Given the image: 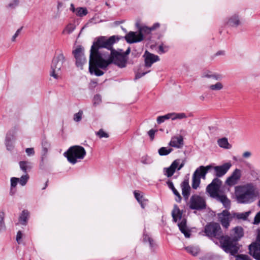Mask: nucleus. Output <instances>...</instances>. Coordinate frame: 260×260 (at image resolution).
Masks as SVG:
<instances>
[{"label": "nucleus", "mask_w": 260, "mask_h": 260, "mask_svg": "<svg viewBox=\"0 0 260 260\" xmlns=\"http://www.w3.org/2000/svg\"><path fill=\"white\" fill-rule=\"evenodd\" d=\"M118 40L115 36L108 38L101 36L95 39L90 50L89 72L91 74L102 76L104 72L100 69L106 70L112 63L120 68L126 67L127 57L113 48V44Z\"/></svg>", "instance_id": "f257e3e1"}, {"label": "nucleus", "mask_w": 260, "mask_h": 260, "mask_svg": "<svg viewBox=\"0 0 260 260\" xmlns=\"http://www.w3.org/2000/svg\"><path fill=\"white\" fill-rule=\"evenodd\" d=\"M259 193L257 184L254 182H247L235 187V198L239 204L252 203L255 201Z\"/></svg>", "instance_id": "f03ea898"}, {"label": "nucleus", "mask_w": 260, "mask_h": 260, "mask_svg": "<svg viewBox=\"0 0 260 260\" xmlns=\"http://www.w3.org/2000/svg\"><path fill=\"white\" fill-rule=\"evenodd\" d=\"M233 232L232 237L228 236L221 237L220 245L225 252L234 255L238 252L239 248L237 242L243 236V229L239 226L235 227L233 229Z\"/></svg>", "instance_id": "7ed1b4c3"}, {"label": "nucleus", "mask_w": 260, "mask_h": 260, "mask_svg": "<svg viewBox=\"0 0 260 260\" xmlns=\"http://www.w3.org/2000/svg\"><path fill=\"white\" fill-rule=\"evenodd\" d=\"M222 185V181L217 178H214L206 187V191L210 197L221 202L226 208H229L231 201L226 196L221 192L220 189Z\"/></svg>", "instance_id": "20e7f679"}, {"label": "nucleus", "mask_w": 260, "mask_h": 260, "mask_svg": "<svg viewBox=\"0 0 260 260\" xmlns=\"http://www.w3.org/2000/svg\"><path fill=\"white\" fill-rule=\"evenodd\" d=\"M86 154V152L83 147L75 145L70 147L67 151L64 153V155L70 163L74 165L78 161L83 159Z\"/></svg>", "instance_id": "39448f33"}, {"label": "nucleus", "mask_w": 260, "mask_h": 260, "mask_svg": "<svg viewBox=\"0 0 260 260\" xmlns=\"http://www.w3.org/2000/svg\"><path fill=\"white\" fill-rule=\"evenodd\" d=\"M65 57L62 52L55 55L52 61L50 76L55 79L59 78L61 69L65 62Z\"/></svg>", "instance_id": "423d86ee"}, {"label": "nucleus", "mask_w": 260, "mask_h": 260, "mask_svg": "<svg viewBox=\"0 0 260 260\" xmlns=\"http://www.w3.org/2000/svg\"><path fill=\"white\" fill-rule=\"evenodd\" d=\"M152 31L151 27L143 26L139 28L138 34L133 31H130L125 36V39L128 43L139 42L143 40V34H148Z\"/></svg>", "instance_id": "0eeeda50"}, {"label": "nucleus", "mask_w": 260, "mask_h": 260, "mask_svg": "<svg viewBox=\"0 0 260 260\" xmlns=\"http://www.w3.org/2000/svg\"><path fill=\"white\" fill-rule=\"evenodd\" d=\"M205 232L208 237L219 239L220 242L223 236L221 235L222 231L219 224L213 222L207 224L205 228Z\"/></svg>", "instance_id": "6e6552de"}, {"label": "nucleus", "mask_w": 260, "mask_h": 260, "mask_svg": "<svg viewBox=\"0 0 260 260\" xmlns=\"http://www.w3.org/2000/svg\"><path fill=\"white\" fill-rule=\"evenodd\" d=\"M189 207L190 209L200 210L206 208L205 199L198 195H192L189 202Z\"/></svg>", "instance_id": "1a4fd4ad"}, {"label": "nucleus", "mask_w": 260, "mask_h": 260, "mask_svg": "<svg viewBox=\"0 0 260 260\" xmlns=\"http://www.w3.org/2000/svg\"><path fill=\"white\" fill-rule=\"evenodd\" d=\"M210 166L212 167V170H214L213 175L216 176L215 178H219L226 174L232 167V163L229 161L220 166H215L214 164H211Z\"/></svg>", "instance_id": "9d476101"}, {"label": "nucleus", "mask_w": 260, "mask_h": 260, "mask_svg": "<svg viewBox=\"0 0 260 260\" xmlns=\"http://www.w3.org/2000/svg\"><path fill=\"white\" fill-rule=\"evenodd\" d=\"M256 241L249 246V253L256 260H260V229H258Z\"/></svg>", "instance_id": "9b49d317"}, {"label": "nucleus", "mask_w": 260, "mask_h": 260, "mask_svg": "<svg viewBox=\"0 0 260 260\" xmlns=\"http://www.w3.org/2000/svg\"><path fill=\"white\" fill-rule=\"evenodd\" d=\"M29 178V176L27 174L22 175L20 178L12 177L10 179L11 188L10 194L11 196H13L15 193L16 189L15 188L18 183H19L21 186H23L26 184Z\"/></svg>", "instance_id": "f8f14e48"}, {"label": "nucleus", "mask_w": 260, "mask_h": 260, "mask_svg": "<svg viewBox=\"0 0 260 260\" xmlns=\"http://www.w3.org/2000/svg\"><path fill=\"white\" fill-rule=\"evenodd\" d=\"M73 54L76 58V64L81 69H83V66L86 62V59L84 54V48L81 46H78L73 51Z\"/></svg>", "instance_id": "ddd939ff"}, {"label": "nucleus", "mask_w": 260, "mask_h": 260, "mask_svg": "<svg viewBox=\"0 0 260 260\" xmlns=\"http://www.w3.org/2000/svg\"><path fill=\"white\" fill-rule=\"evenodd\" d=\"M241 170L236 169L230 176L227 178L225 183L229 186H233L238 183L242 176Z\"/></svg>", "instance_id": "4468645a"}, {"label": "nucleus", "mask_w": 260, "mask_h": 260, "mask_svg": "<svg viewBox=\"0 0 260 260\" xmlns=\"http://www.w3.org/2000/svg\"><path fill=\"white\" fill-rule=\"evenodd\" d=\"M16 131L15 129L10 130L6 134L5 138V145L7 149L12 151L14 148V142L15 140Z\"/></svg>", "instance_id": "2eb2a0df"}, {"label": "nucleus", "mask_w": 260, "mask_h": 260, "mask_svg": "<svg viewBox=\"0 0 260 260\" xmlns=\"http://www.w3.org/2000/svg\"><path fill=\"white\" fill-rule=\"evenodd\" d=\"M143 57L145 58V66L150 68L152 64L159 60V56L146 51Z\"/></svg>", "instance_id": "dca6fc26"}, {"label": "nucleus", "mask_w": 260, "mask_h": 260, "mask_svg": "<svg viewBox=\"0 0 260 260\" xmlns=\"http://www.w3.org/2000/svg\"><path fill=\"white\" fill-rule=\"evenodd\" d=\"M180 161V159H175L173 161L169 167L164 168V174L169 178L172 177L179 165Z\"/></svg>", "instance_id": "f3484780"}, {"label": "nucleus", "mask_w": 260, "mask_h": 260, "mask_svg": "<svg viewBox=\"0 0 260 260\" xmlns=\"http://www.w3.org/2000/svg\"><path fill=\"white\" fill-rule=\"evenodd\" d=\"M211 170L212 167L210 165L206 166H201L196 170L193 174H196L200 178L205 179L208 172Z\"/></svg>", "instance_id": "a211bd4d"}, {"label": "nucleus", "mask_w": 260, "mask_h": 260, "mask_svg": "<svg viewBox=\"0 0 260 260\" xmlns=\"http://www.w3.org/2000/svg\"><path fill=\"white\" fill-rule=\"evenodd\" d=\"M182 194L184 199L187 201L190 193L191 188L189 184L188 179H184L181 184Z\"/></svg>", "instance_id": "6ab92c4d"}, {"label": "nucleus", "mask_w": 260, "mask_h": 260, "mask_svg": "<svg viewBox=\"0 0 260 260\" xmlns=\"http://www.w3.org/2000/svg\"><path fill=\"white\" fill-rule=\"evenodd\" d=\"M169 146L176 148H181L183 146V138L181 135L174 136L172 138Z\"/></svg>", "instance_id": "aec40b11"}, {"label": "nucleus", "mask_w": 260, "mask_h": 260, "mask_svg": "<svg viewBox=\"0 0 260 260\" xmlns=\"http://www.w3.org/2000/svg\"><path fill=\"white\" fill-rule=\"evenodd\" d=\"M230 214L229 211L224 210L221 213L219 214V219L222 225L227 229L229 225V218Z\"/></svg>", "instance_id": "412c9836"}, {"label": "nucleus", "mask_w": 260, "mask_h": 260, "mask_svg": "<svg viewBox=\"0 0 260 260\" xmlns=\"http://www.w3.org/2000/svg\"><path fill=\"white\" fill-rule=\"evenodd\" d=\"M186 115H164L157 117V121L158 123H161L164 122L166 120L171 119L172 120H174L177 119H182L186 117Z\"/></svg>", "instance_id": "4be33fe9"}, {"label": "nucleus", "mask_w": 260, "mask_h": 260, "mask_svg": "<svg viewBox=\"0 0 260 260\" xmlns=\"http://www.w3.org/2000/svg\"><path fill=\"white\" fill-rule=\"evenodd\" d=\"M240 23L239 16L237 14H234L229 18L226 24L230 26L237 27L240 24Z\"/></svg>", "instance_id": "5701e85b"}, {"label": "nucleus", "mask_w": 260, "mask_h": 260, "mask_svg": "<svg viewBox=\"0 0 260 260\" xmlns=\"http://www.w3.org/2000/svg\"><path fill=\"white\" fill-rule=\"evenodd\" d=\"M182 212L180 211L177 205L174 206L173 210L172 212V216L174 222H176L178 219L181 218Z\"/></svg>", "instance_id": "b1692460"}, {"label": "nucleus", "mask_w": 260, "mask_h": 260, "mask_svg": "<svg viewBox=\"0 0 260 260\" xmlns=\"http://www.w3.org/2000/svg\"><path fill=\"white\" fill-rule=\"evenodd\" d=\"M29 216V213L27 210H23L19 217V221L23 225H26L27 223Z\"/></svg>", "instance_id": "393cba45"}, {"label": "nucleus", "mask_w": 260, "mask_h": 260, "mask_svg": "<svg viewBox=\"0 0 260 260\" xmlns=\"http://www.w3.org/2000/svg\"><path fill=\"white\" fill-rule=\"evenodd\" d=\"M180 231L183 233L186 238L190 237V233L186 230V221L185 219H182L180 222L178 224Z\"/></svg>", "instance_id": "a878e982"}, {"label": "nucleus", "mask_w": 260, "mask_h": 260, "mask_svg": "<svg viewBox=\"0 0 260 260\" xmlns=\"http://www.w3.org/2000/svg\"><path fill=\"white\" fill-rule=\"evenodd\" d=\"M19 164L21 170L25 174L32 168V164L28 161H21Z\"/></svg>", "instance_id": "bb28decb"}, {"label": "nucleus", "mask_w": 260, "mask_h": 260, "mask_svg": "<svg viewBox=\"0 0 260 260\" xmlns=\"http://www.w3.org/2000/svg\"><path fill=\"white\" fill-rule=\"evenodd\" d=\"M167 184L168 187L172 190L173 193L176 196L175 199L176 201L179 203L181 201V197L179 192L175 188L173 183L171 181H168L167 182Z\"/></svg>", "instance_id": "cd10ccee"}, {"label": "nucleus", "mask_w": 260, "mask_h": 260, "mask_svg": "<svg viewBox=\"0 0 260 260\" xmlns=\"http://www.w3.org/2000/svg\"><path fill=\"white\" fill-rule=\"evenodd\" d=\"M217 143L219 147L223 148L224 149H231L232 147L231 145L229 144L228 139L226 138L219 139L217 141Z\"/></svg>", "instance_id": "c85d7f7f"}, {"label": "nucleus", "mask_w": 260, "mask_h": 260, "mask_svg": "<svg viewBox=\"0 0 260 260\" xmlns=\"http://www.w3.org/2000/svg\"><path fill=\"white\" fill-rule=\"evenodd\" d=\"M186 250L193 256H196L200 252V249L198 246H187L185 248Z\"/></svg>", "instance_id": "c756f323"}, {"label": "nucleus", "mask_w": 260, "mask_h": 260, "mask_svg": "<svg viewBox=\"0 0 260 260\" xmlns=\"http://www.w3.org/2000/svg\"><path fill=\"white\" fill-rule=\"evenodd\" d=\"M201 183V178L199 177H197V175L194 174L192 175V187L194 189H197L200 186Z\"/></svg>", "instance_id": "7c9ffc66"}, {"label": "nucleus", "mask_w": 260, "mask_h": 260, "mask_svg": "<svg viewBox=\"0 0 260 260\" xmlns=\"http://www.w3.org/2000/svg\"><path fill=\"white\" fill-rule=\"evenodd\" d=\"M88 14V11L85 7H78L76 8V15L79 17H83Z\"/></svg>", "instance_id": "2f4dec72"}, {"label": "nucleus", "mask_w": 260, "mask_h": 260, "mask_svg": "<svg viewBox=\"0 0 260 260\" xmlns=\"http://www.w3.org/2000/svg\"><path fill=\"white\" fill-rule=\"evenodd\" d=\"M76 26L72 23L68 24L62 31L63 34H70L75 29Z\"/></svg>", "instance_id": "473e14b6"}, {"label": "nucleus", "mask_w": 260, "mask_h": 260, "mask_svg": "<svg viewBox=\"0 0 260 260\" xmlns=\"http://www.w3.org/2000/svg\"><path fill=\"white\" fill-rule=\"evenodd\" d=\"M250 213V211H247L243 213H238L235 215V216L238 219L245 220L247 219Z\"/></svg>", "instance_id": "72a5a7b5"}, {"label": "nucleus", "mask_w": 260, "mask_h": 260, "mask_svg": "<svg viewBox=\"0 0 260 260\" xmlns=\"http://www.w3.org/2000/svg\"><path fill=\"white\" fill-rule=\"evenodd\" d=\"M172 150L173 149L172 148H168L167 147H162L159 149L158 152L160 155L163 156L169 154L172 151Z\"/></svg>", "instance_id": "f704fd0d"}, {"label": "nucleus", "mask_w": 260, "mask_h": 260, "mask_svg": "<svg viewBox=\"0 0 260 260\" xmlns=\"http://www.w3.org/2000/svg\"><path fill=\"white\" fill-rule=\"evenodd\" d=\"M223 86L221 82H217L215 84L209 86V88L211 90H220L223 88Z\"/></svg>", "instance_id": "c9c22d12"}, {"label": "nucleus", "mask_w": 260, "mask_h": 260, "mask_svg": "<svg viewBox=\"0 0 260 260\" xmlns=\"http://www.w3.org/2000/svg\"><path fill=\"white\" fill-rule=\"evenodd\" d=\"M143 240L144 242H148L149 243V246L150 248H152L154 247L155 245V243L153 239H152L150 237H149L148 235L144 234L143 236Z\"/></svg>", "instance_id": "e433bc0d"}, {"label": "nucleus", "mask_w": 260, "mask_h": 260, "mask_svg": "<svg viewBox=\"0 0 260 260\" xmlns=\"http://www.w3.org/2000/svg\"><path fill=\"white\" fill-rule=\"evenodd\" d=\"M141 162L144 165H149L152 162V159L149 156L145 155L141 158Z\"/></svg>", "instance_id": "4c0bfd02"}, {"label": "nucleus", "mask_w": 260, "mask_h": 260, "mask_svg": "<svg viewBox=\"0 0 260 260\" xmlns=\"http://www.w3.org/2000/svg\"><path fill=\"white\" fill-rule=\"evenodd\" d=\"M96 135L100 138H108L109 137V135L104 132L102 129H100L96 133Z\"/></svg>", "instance_id": "58836bf2"}, {"label": "nucleus", "mask_w": 260, "mask_h": 260, "mask_svg": "<svg viewBox=\"0 0 260 260\" xmlns=\"http://www.w3.org/2000/svg\"><path fill=\"white\" fill-rule=\"evenodd\" d=\"M236 260H252L251 258L247 255L240 254L238 255Z\"/></svg>", "instance_id": "ea45409f"}, {"label": "nucleus", "mask_w": 260, "mask_h": 260, "mask_svg": "<svg viewBox=\"0 0 260 260\" xmlns=\"http://www.w3.org/2000/svg\"><path fill=\"white\" fill-rule=\"evenodd\" d=\"M93 101L94 105L99 104L102 101L101 95L99 94H96L94 95Z\"/></svg>", "instance_id": "a19ab883"}, {"label": "nucleus", "mask_w": 260, "mask_h": 260, "mask_svg": "<svg viewBox=\"0 0 260 260\" xmlns=\"http://www.w3.org/2000/svg\"><path fill=\"white\" fill-rule=\"evenodd\" d=\"M22 233L21 232V231H19L17 233L16 238V241L18 244H20L21 243V239L22 238Z\"/></svg>", "instance_id": "79ce46f5"}, {"label": "nucleus", "mask_w": 260, "mask_h": 260, "mask_svg": "<svg viewBox=\"0 0 260 260\" xmlns=\"http://www.w3.org/2000/svg\"><path fill=\"white\" fill-rule=\"evenodd\" d=\"M168 50V47L167 46L164 47L162 45H160L158 47V52L159 53H164L166 52Z\"/></svg>", "instance_id": "37998d69"}, {"label": "nucleus", "mask_w": 260, "mask_h": 260, "mask_svg": "<svg viewBox=\"0 0 260 260\" xmlns=\"http://www.w3.org/2000/svg\"><path fill=\"white\" fill-rule=\"evenodd\" d=\"M260 223V211L256 213L255 215L254 221H253V224H258Z\"/></svg>", "instance_id": "c03bdc74"}, {"label": "nucleus", "mask_w": 260, "mask_h": 260, "mask_svg": "<svg viewBox=\"0 0 260 260\" xmlns=\"http://www.w3.org/2000/svg\"><path fill=\"white\" fill-rule=\"evenodd\" d=\"M135 197L137 200L138 202L141 201L143 199H144V197L141 193L137 192L136 191H134Z\"/></svg>", "instance_id": "a18cd8bd"}, {"label": "nucleus", "mask_w": 260, "mask_h": 260, "mask_svg": "<svg viewBox=\"0 0 260 260\" xmlns=\"http://www.w3.org/2000/svg\"><path fill=\"white\" fill-rule=\"evenodd\" d=\"M210 78L215 80H220L222 79V76L218 74L212 73Z\"/></svg>", "instance_id": "49530a36"}, {"label": "nucleus", "mask_w": 260, "mask_h": 260, "mask_svg": "<svg viewBox=\"0 0 260 260\" xmlns=\"http://www.w3.org/2000/svg\"><path fill=\"white\" fill-rule=\"evenodd\" d=\"M25 152L28 156H32L35 154V151L32 148H26Z\"/></svg>", "instance_id": "de8ad7c7"}, {"label": "nucleus", "mask_w": 260, "mask_h": 260, "mask_svg": "<svg viewBox=\"0 0 260 260\" xmlns=\"http://www.w3.org/2000/svg\"><path fill=\"white\" fill-rule=\"evenodd\" d=\"M18 0H13L11 3L9 4V7L12 8H15L18 5Z\"/></svg>", "instance_id": "09e8293b"}, {"label": "nucleus", "mask_w": 260, "mask_h": 260, "mask_svg": "<svg viewBox=\"0 0 260 260\" xmlns=\"http://www.w3.org/2000/svg\"><path fill=\"white\" fill-rule=\"evenodd\" d=\"M149 72H150V71L144 72L143 73H141L140 72H138L136 75V77H135L136 79H139V78L142 77L143 76L145 75L147 73H149Z\"/></svg>", "instance_id": "8fccbe9b"}, {"label": "nucleus", "mask_w": 260, "mask_h": 260, "mask_svg": "<svg viewBox=\"0 0 260 260\" xmlns=\"http://www.w3.org/2000/svg\"><path fill=\"white\" fill-rule=\"evenodd\" d=\"M156 132V131L153 129H151L148 132V135L150 137L151 140H153L154 138L155 133Z\"/></svg>", "instance_id": "3c124183"}, {"label": "nucleus", "mask_w": 260, "mask_h": 260, "mask_svg": "<svg viewBox=\"0 0 260 260\" xmlns=\"http://www.w3.org/2000/svg\"><path fill=\"white\" fill-rule=\"evenodd\" d=\"M212 73H213L212 72L208 71L204 72L203 74L202 77L203 78H210Z\"/></svg>", "instance_id": "603ef678"}, {"label": "nucleus", "mask_w": 260, "mask_h": 260, "mask_svg": "<svg viewBox=\"0 0 260 260\" xmlns=\"http://www.w3.org/2000/svg\"><path fill=\"white\" fill-rule=\"evenodd\" d=\"M22 27H21L20 28H19L17 31L16 32H15V34L14 35V36L12 37V41H15L16 38L18 37V36L19 35V34L20 33L21 30H22Z\"/></svg>", "instance_id": "864d4df0"}, {"label": "nucleus", "mask_w": 260, "mask_h": 260, "mask_svg": "<svg viewBox=\"0 0 260 260\" xmlns=\"http://www.w3.org/2000/svg\"><path fill=\"white\" fill-rule=\"evenodd\" d=\"M139 203L140 204L141 207L144 209L147 204L148 200L144 199Z\"/></svg>", "instance_id": "5fc2aeb1"}, {"label": "nucleus", "mask_w": 260, "mask_h": 260, "mask_svg": "<svg viewBox=\"0 0 260 260\" xmlns=\"http://www.w3.org/2000/svg\"><path fill=\"white\" fill-rule=\"evenodd\" d=\"M6 227L5 224V222H0V233L5 231Z\"/></svg>", "instance_id": "6e6d98bb"}, {"label": "nucleus", "mask_w": 260, "mask_h": 260, "mask_svg": "<svg viewBox=\"0 0 260 260\" xmlns=\"http://www.w3.org/2000/svg\"><path fill=\"white\" fill-rule=\"evenodd\" d=\"M73 119L76 122H79L82 119V115H74Z\"/></svg>", "instance_id": "4d7b16f0"}, {"label": "nucleus", "mask_w": 260, "mask_h": 260, "mask_svg": "<svg viewBox=\"0 0 260 260\" xmlns=\"http://www.w3.org/2000/svg\"><path fill=\"white\" fill-rule=\"evenodd\" d=\"M251 155V153L249 151H246L243 153V157L244 158H248Z\"/></svg>", "instance_id": "13d9d810"}, {"label": "nucleus", "mask_w": 260, "mask_h": 260, "mask_svg": "<svg viewBox=\"0 0 260 260\" xmlns=\"http://www.w3.org/2000/svg\"><path fill=\"white\" fill-rule=\"evenodd\" d=\"M184 165H185V162L183 160L181 162L180 161L179 165H178V167L177 168V170L178 171L180 170L184 167Z\"/></svg>", "instance_id": "bf43d9fd"}, {"label": "nucleus", "mask_w": 260, "mask_h": 260, "mask_svg": "<svg viewBox=\"0 0 260 260\" xmlns=\"http://www.w3.org/2000/svg\"><path fill=\"white\" fill-rule=\"evenodd\" d=\"M5 215L4 211H0V222L4 221Z\"/></svg>", "instance_id": "052dcab7"}, {"label": "nucleus", "mask_w": 260, "mask_h": 260, "mask_svg": "<svg viewBox=\"0 0 260 260\" xmlns=\"http://www.w3.org/2000/svg\"><path fill=\"white\" fill-rule=\"evenodd\" d=\"M159 27V24L158 23H155L150 27L152 31V30H154L155 29L158 28Z\"/></svg>", "instance_id": "680f3d73"}, {"label": "nucleus", "mask_w": 260, "mask_h": 260, "mask_svg": "<svg viewBox=\"0 0 260 260\" xmlns=\"http://www.w3.org/2000/svg\"><path fill=\"white\" fill-rule=\"evenodd\" d=\"M224 54H225L224 51L220 50V51H217L215 55L216 56H219V55H224Z\"/></svg>", "instance_id": "e2e57ef3"}, {"label": "nucleus", "mask_w": 260, "mask_h": 260, "mask_svg": "<svg viewBox=\"0 0 260 260\" xmlns=\"http://www.w3.org/2000/svg\"><path fill=\"white\" fill-rule=\"evenodd\" d=\"M130 52H131V49L129 47L127 49V50L123 53H122V55H124L125 57H127V55L129 54Z\"/></svg>", "instance_id": "0e129e2a"}, {"label": "nucleus", "mask_w": 260, "mask_h": 260, "mask_svg": "<svg viewBox=\"0 0 260 260\" xmlns=\"http://www.w3.org/2000/svg\"><path fill=\"white\" fill-rule=\"evenodd\" d=\"M70 10L75 13L76 12V9L75 8L74 5L73 4H71Z\"/></svg>", "instance_id": "69168bd1"}, {"label": "nucleus", "mask_w": 260, "mask_h": 260, "mask_svg": "<svg viewBox=\"0 0 260 260\" xmlns=\"http://www.w3.org/2000/svg\"><path fill=\"white\" fill-rule=\"evenodd\" d=\"M142 51V49L141 48H140L139 50L137 51L136 53H134V51L132 52V54H135L136 55V54H140L141 53V52Z\"/></svg>", "instance_id": "338daca9"}, {"label": "nucleus", "mask_w": 260, "mask_h": 260, "mask_svg": "<svg viewBox=\"0 0 260 260\" xmlns=\"http://www.w3.org/2000/svg\"><path fill=\"white\" fill-rule=\"evenodd\" d=\"M43 151H44V153H46L47 151V149L46 147H45V145L44 144H43Z\"/></svg>", "instance_id": "774afa93"}]
</instances>
